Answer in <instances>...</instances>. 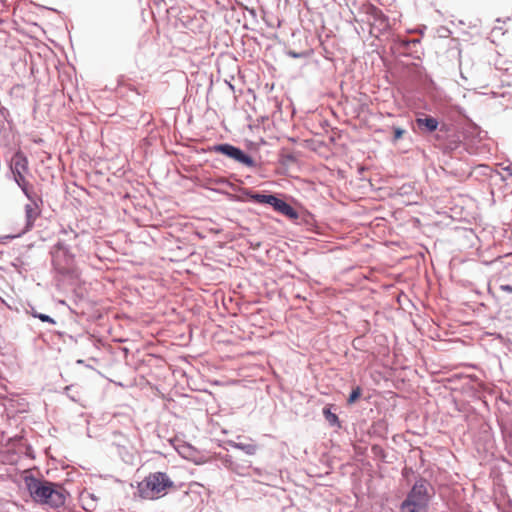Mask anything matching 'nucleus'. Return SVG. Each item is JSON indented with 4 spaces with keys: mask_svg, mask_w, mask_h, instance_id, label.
Instances as JSON below:
<instances>
[{
    "mask_svg": "<svg viewBox=\"0 0 512 512\" xmlns=\"http://www.w3.org/2000/svg\"><path fill=\"white\" fill-rule=\"evenodd\" d=\"M174 487L175 484L167 473L157 471L149 473L138 483L137 492L142 499L156 500L168 494L169 489Z\"/></svg>",
    "mask_w": 512,
    "mask_h": 512,
    "instance_id": "f257e3e1",
    "label": "nucleus"
},
{
    "mask_svg": "<svg viewBox=\"0 0 512 512\" xmlns=\"http://www.w3.org/2000/svg\"><path fill=\"white\" fill-rule=\"evenodd\" d=\"M428 484L419 481L414 484L400 507L401 512H427L429 504Z\"/></svg>",
    "mask_w": 512,
    "mask_h": 512,
    "instance_id": "f03ea898",
    "label": "nucleus"
},
{
    "mask_svg": "<svg viewBox=\"0 0 512 512\" xmlns=\"http://www.w3.org/2000/svg\"><path fill=\"white\" fill-rule=\"evenodd\" d=\"M212 151L222 154L227 158L248 168H256V161L241 148L230 143H220L212 147Z\"/></svg>",
    "mask_w": 512,
    "mask_h": 512,
    "instance_id": "7ed1b4c3",
    "label": "nucleus"
},
{
    "mask_svg": "<svg viewBox=\"0 0 512 512\" xmlns=\"http://www.w3.org/2000/svg\"><path fill=\"white\" fill-rule=\"evenodd\" d=\"M55 483L40 480L34 477H30L26 479L27 489L31 495V497L39 503L45 504L48 499L49 494L51 493V489L53 488Z\"/></svg>",
    "mask_w": 512,
    "mask_h": 512,
    "instance_id": "20e7f679",
    "label": "nucleus"
},
{
    "mask_svg": "<svg viewBox=\"0 0 512 512\" xmlns=\"http://www.w3.org/2000/svg\"><path fill=\"white\" fill-rule=\"evenodd\" d=\"M27 199L30 201V203L26 204L25 208H24L25 219H26L24 229L19 234L14 235V236H7V238L13 239L15 237H19L22 234L30 231L34 226L35 220L41 214L40 204L43 203L41 196L34 195V196H32V198H27Z\"/></svg>",
    "mask_w": 512,
    "mask_h": 512,
    "instance_id": "39448f33",
    "label": "nucleus"
},
{
    "mask_svg": "<svg viewBox=\"0 0 512 512\" xmlns=\"http://www.w3.org/2000/svg\"><path fill=\"white\" fill-rule=\"evenodd\" d=\"M65 501L66 491L57 484H54L45 504L49 505L52 508H59L65 504Z\"/></svg>",
    "mask_w": 512,
    "mask_h": 512,
    "instance_id": "423d86ee",
    "label": "nucleus"
},
{
    "mask_svg": "<svg viewBox=\"0 0 512 512\" xmlns=\"http://www.w3.org/2000/svg\"><path fill=\"white\" fill-rule=\"evenodd\" d=\"M415 122L422 132L429 133L437 130L439 125L438 120L436 118L424 114L422 115V117H417Z\"/></svg>",
    "mask_w": 512,
    "mask_h": 512,
    "instance_id": "0eeeda50",
    "label": "nucleus"
},
{
    "mask_svg": "<svg viewBox=\"0 0 512 512\" xmlns=\"http://www.w3.org/2000/svg\"><path fill=\"white\" fill-rule=\"evenodd\" d=\"M28 169V160L25 155L18 152L15 154V156L12 158V164H11V171L12 174L15 175V173H23L27 171Z\"/></svg>",
    "mask_w": 512,
    "mask_h": 512,
    "instance_id": "6e6552de",
    "label": "nucleus"
},
{
    "mask_svg": "<svg viewBox=\"0 0 512 512\" xmlns=\"http://www.w3.org/2000/svg\"><path fill=\"white\" fill-rule=\"evenodd\" d=\"M266 205H270L273 209L281 214L288 216V202L278 198L274 194L268 195V201H266Z\"/></svg>",
    "mask_w": 512,
    "mask_h": 512,
    "instance_id": "1a4fd4ad",
    "label": "nucleus"
},
{
    "mask_svg": "<svg viewBox=\"0 0 512 512\" xmlns=\"http://www.w3.org/2000/svg\"><path fill=\"white\" fill-rule=\"evenodd\" d=\"M13 178L27 198H32V196L37 195L33 191V187L26 181L23 173H15V175H13Z\"/></svg>",
    "mask_w": 512,
    "mask_h": 512,
    "instance_id": "9d476101",
    "label": "nucleus"
},
{
    "mask_svg": "<svg viewBox=\"0 0 512 512\" xmlns=\"http://www.w3.org/2000/svg\"><path fill=\"white\" fill-rule=\"evenodd\" d=\"M60 254H62L65 258L72 257V255L70 254V246L68 244H66L64 241H58L53 246V249L51 251V255L53 258V261H52L53 264L56 263V259L60 256Z\"/></svg>",
    "mask_w": 512,
    "mask_h": 512,
    "instance_id": "9b49d317",
    "label": "nucleus"
},
{
    "mask_svg": "<svg viewBox=\"0 0 512 512\" xmlns=\"http://www.w3.org/2000/svg\"><path fill=\"white\" fill-rule=\"evenodd\" d=\"M230 445L233 448L243 451L247 455H254L257 452V445L252 442L244 443V442L230 441Z\"/></svg>",
    "mask_w": 512,
    "mask_h": 512,
    "instance_id": "f8f14e48",
    "label": "nucleus"
},
{
    "mask_svg": "<svg viewBox=\"0 0 512 512\" xmlns=\"http://www.w3.org/2000/svg\"><path fill=\"white\" fill-rule=\"evenodd\" d=\"M323 415L331 426L341 427L338 416L331 411V405H327L323 408Z\"/></svg>",
    "mask_w": 512,
    "mask_h": 512,
    "instance_id": "ddd939ff",
    "label": "nucleus"
},
{
    "mask_svg": "<svg viewBox=\"0 0 512 512\" xmlns=\"http://www.w3.org/2000/svg\"><path fill=\"white\" fill-rule=\"evenodd\" d=\"M245 194L249 198L251 202L258 203V204H266V201H268V195L264 193L259 192H253L250 190L245 191Z\"/></svg>",
    "mask_w": 512,
    "mask_h": 512,
    "instance_id": "4468645a",
    "label": "nucleus"
},
{
    "mask_svg": "<svg viewBox=\"0 0 512 512\" xmlns=\"http://www.w3.org/2000/svg\"><path fill=\"white\" fill-rule=\"evenodd\" d=\"M361 395L362 389L359 386L355 387L348 398V404L351 405L355 403L361 397Z\"/></svg>",
    "mask_w": 512,
    "mask_h": 512,
    "instance_id": "2eb2a0df",
    "label": "nucleus"
},
{
    "mask_svg": "<svg viewBox=\"0 0 512 512\" xmlns=\"http://www.w3.org/2000/svg\"><path fill=\"white\" fill-rule=\"evenodd\" d=\"M32 316L34 318L39 319L42 322H46V323H49V324H55L56 323V321L52 317H50L49 315L44 314V313H32Z\"/></svg>",
    "mask_w": 512,
    "mask_h": 512,
    "instance_id": "dca6fc26",
    "label": "nucleus"
},
{
    "mask_svg": "<svg viewBox=\"0 0 512 512\" xmlns=\"http://www.w3.org/2000/svg\"><path fill=\"white\" fill-rule=\"evenodd\" d=\"M368 13L371 14L375 19H379L382 21L385 20V16L382 13V11L380 9L376 8L375 6H370L368 9Z\"/></svg>",
    "mask_w": 512,
    "mask_h": 512,
    "instance_id": "f3484780",
    "label": "nucleus"
},
{
    "mask_svg": "<svg viewBox=\"0 0 512 512\" xmlns=\"http://www.w3.org/2000/svg\"><path fill=\"white\" fill-rule=\"evenodd\" d=\"M226 466L235 471L236 473L238 474H242V472L240 471V467L238 464H236L232 459H226ZM246 467H241V469H245Z\"/></svg>",
    "mask_w": 512,
    "mask_h": 512,
    "instance_id": "a211bd4d",
    "label": "nucleus"
},
{
    "mask_svg": "<svg viewBox=\"0 0 512 512\" xmlns=\"http://www.w3.org/2000/svg\"><path fill=\"white\" fill-rule=\"evenodd\" d=\"M0 116L3 118L4 121H6L8 124L12 122L10 117V112L6 107H3L0 105Z\"/></svg>",
    "mask_w": 512,
    "mask_h": 512,
    "instance_id": "6ab92c4d",
    "label": "nucleus"
},
{
    "mask_svg": "<svg viewBox=\"0 0 512 512\" xmlns=\"http://www.w3.org/2000/svg\"><path fill=\"white\" fill-rule=\"evenodd\" d=\"M393 131H394V137H393L394 141L401 139L405 133V130L402 128H399V127H395L393 129Z\"/></svg>",
    "mask_w": 512,
    "mask_h": 512,
    "instance_id": "aec40b11",
    "label": "nucleus"
},
{
    "mask_svg": "<svg viewBox=\"0 0 512 512\" xmlns=\"http://www.w3.org/2000/svg\"><path fill=\"white\" fill-rule=\"evenodd\" d=\"M289 214H290V220L291 219H298V214H297V212L292 207H290Z\"/></svg>",
    "mask_w": 512,
    "mask_h": 512,
    "instance_id": "412c9836",
    "label": "nucleus"
},
{
    "mask_svg": "<svg viewBox=\"0 0 512 512\" xmlns=\"http://www.w3.org/2000/svg\"><path fill=\"white\" fill-rule=\"evenodd\" d=\"M500 289L502 291H505V292H508V293H512V286H510V285H501Z\"/></svg>",
    "mask_w": 512,
    "mask_h": 512,
    "instance_id": "4be33fe9",
    "label": "nucleus"
},
{
    "mask_svg": "<svg viewBox=\"0 0 512 512\" xmlns=\"http://www.w3.org/2000/svg\"><path fill=\"white\" fill-rule=\"evenodd\" d=\"M281 115H282V112H281V110L279 109V111H275V112H273V119H274V120H277V119H278V117H281Z\"/></svg>",
    "mask_w": 512,
    "mask_h": 512,
    "instance_id": "5701e85b",
    "label": "nucleus"
},
{
    "mask_svg": "<svg viewBox=\"0 0 512 512\" xmlns=\"http://www.w3.org/2000/svg\"><path fill=\"white\" fill-rule=\"evenodd\" d=\"M311 220H312V217H311L310 215H305V217H304V221H305L306 223H310V221H311Z\"/></svg>",
    "mask_w": 512,
    "mask_h": 512,
    "instance_id": "b1692460",
    "label": "nucleus"
},
{
    "mask_svg": "<svg viewBox=\"0 0 512 512\" xmlns=\"http://www.w3.org/2000/svg\"><path fill=\"white\" fill-rule=\"evenodd\" d=\"M281 157L283 159V161H285V159L288 160V154H285V151L283 150L282 154H281Z\"/></svg>",
    "mask_w": 512,
    "mask_h": 512,
    "instance_id": "393cba45",
    "label": "nucleus"
},
{
    "mask_svg": "<svg viewBox=\"0 0 512 512\" xmlns=\"http://www.w3.org/2000/svg\"><path fill=\"white\" fill-rule=\"evenodd\" d=\"M32 313H38L34 308L31 309V314Z\"/></svg>",
    "mask_w": 512,
    "mask_h": 512,
    "instance_id": "a878e982",
    "label": "nucleus"
},
{
    "mask_svg": "<svg viewBox=\"0 0 512 512\" xmlns=\"http://www.w3.org/2000/svg\"><path fill=\"white\" fill-rule=\"evenodd\" d=\"M89 496H90L93 500H94V499H96V498H95V496H94V494H89Z\"/></svg>",
    "mask_w": 512,
    "mask_h": 512,
    "instance_id": "bb28decb",
    "label": "nucleus"
},
{
    "mask_svg": "<svg viewBox=\"0 0 512 512\" xmlns=\"http://www.w3.org/2000/svg\"><path fill=\"white\" fill-rule=\"evenodd\" d=\"M283 2H284V5L288 4V0H283Z\"/></svg>",
    "mask_w": 512,
    "mask_h": 512,
    "instance_id": "cd10ccee",
    "label": "nucleus"
},
{
    "mask_svg": "<svg viewBox=\"0 0 512 512\" xmlns=\"http://www.w3.org/2000/svg\"><path fill=\"white\" fill-rule=\"evenodd\" d=\"M71 233H73L74 238H76V237H77V234H76L75 232L71 231Z\"/></svg>",
    "mask_w": 512,
    "mask_h": 512,
    "instance_id": "c85d7f7f",
    "label": "nucleus"
},
{
    "mask_svg": "<svg viewBox=\"0 0 512 512\" xmlns=\"http://www.w3.org/2000/svg\"><path fill=\"white\" fill-rule=\"evenodd\" d=\"M65 390H66V392H68V391L70 390V387H69V386H67V387L65 388Z\"/></svg>",
    "mask_w": 512,
    "mask_h": 512,
    "instance_id": "c756f323",
    "label": "nucleus"
}]
</instances>
